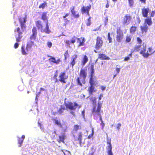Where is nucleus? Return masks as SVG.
I'll use <instances>...</instances> for the list:
<instances>
[{
	"mask_svg": "<svg viewBox=\"0 0 155 155\" xmlns=\"http://www.w3.org/2000/svg\"><path fill=\"white\" fill-rule=\"evenodd\" d=\"M32 34L30 37L31 40H35L36 38L37 33V30L35 27H33L32 29Z\"/></svg>",
	"mask_w": 155,
	"mask_h": 155,
	"instance_id": "obj_15",
	"label": "nucleus"
},
{
	"mask_svg": "<svg viewBox=\"0 0 155 155\" xmlns=\"http://www.w3.org/2000/svg\"><path fill=\"white\" fill-rule=\"evenodd\" d=\"M70 15L69 13H66L63 16V18H66L67 16H68Z\"/></svg>",
	"mask_w": 155,
	"mask_h": 155,
	"instance_id": "obj_57",
	"label": "nucleus"
},
{
	"mask_svg": "<svg viewBox=\"0 0 155 155\" xmlns=\"http://www.w3.org/2000/svg\"><path fill=\"white\" fill-rule=\"evenodd\" d=\"M70 11L71 13H73V12L75 11V7L73 6L70 8Z\"/></svg>",
	"mask_w": 155,
	"mask_h": 155,
	"instance_id": "obj_54",
	"label": "nucleus"
},
{
	"mask_svg": "<svg viewBox=\"0 0 155 155\" xmlns=\"http://www.w3.org/2000/svg\"><path fill=\"white\" fill-rule=\"evenodd\" d=\"M98 59L102 60H109L110 58L109 57L106 56L105 54L101 53L98 54Z\"/></svg>",
	"mask_w": 155,
	"mask_h": 155,
	"instance_id": "obj_22",
	"label": "nucleus"
},
{
	"mask_svg": "<svg viewBox=\"0 0 155 155\" xmlns=\"http://www.w3.org/2000/svg\"><path fill=\"white\" fill-rule=\"evenodd\" d=\"M65 105L66 108L70 110H74L77 107H79V108L80 107L76 102H74V103L71 102H68V103H65Z\"/></svg>",
	"mask_w": 155,
	"mask_h": 155,
	"instance_id": "obj_6",
	"label": "nucleus"
},
{
	"mask_svg": "<svg viewBox=\"0 0 155 155\" xmlns=\"http://www.w3.org/2000/svg\"><path fill=\"white\" fill-rule=\"evenodd\" d=\"M35 23L38 29L40 30L42 32L49 34L51 32V31L49 29L48 24L47 22L45 23V26L41 21H35Z\"/></svg>",
	"mask_w": 155,
	"mask_h": 155,
	"instance_id": "obj_1",
	"label": "nucleus"
},
{
	"mask_svg": "<svg viewBox=\"0 0 155 155\" xmlns=\"http://www.w3.org/2000/svg\"><path fill=\"white\" fill-rule=\"evenodd\" d=\"M137 27L135 26H132L130 29V31L131 33H134L136 31Z\"/></svg>",
	"mask_w": 155,
	"mask_h": 155,
	"instance_id": "obj_34",
	"label": "nucleus"
},
{
	"mask_svg": "<svg viewBox=\"0 0 155 155\" xmlns=\"http://www.w3.org/2000/svg\"><path fill=\"white\" fill-rule=\"evenodd\" d=\"M66 108L64 107L61 105L60 108L58 111V112L60 114H61L64 112V110H65Z\"/></svg>",
	"mask_w": 155,
	"mask_h": 155,
	"instance_id": "obj_33",
	"label": "nucleus"
},
{
	"mask_svg": "<svg viewBox=\"0 0 155 155\" xmlns=\"http://www.w3.org/2000/svg\"><path fill=\"white\" fill-rule=\"evenodd\" d=\"M91 68V74H94V65L93 64H91L90 66Z\"/></svg>",
	"mask_w": 155,
	"mask_h": 155,
	"instance_id": "obj_44",
	"label": "nucleus"
},
{
	"mask_svg": "<svg viewBox=\"0 0 155 155\" xmlns=\"http://www.w3.org/2000/svg\"><path fill=\"white\" fill-rule=\"evenodd\" d=\"M93 133H94V132H93V130H92V133H91V134H90L87 137V138L88 139H91V137H92L93 135Z\"/></svg>",
	"mask_w": 155,
	"mask_h": 155,
	"instance_id": "obj_53",
	"label": "nucleus"
},
{
	"mask_svg": "<svg viewBox=\"0 0 155 155\" xmlns=\"http://www.w3.org/2000/svg\"><path fill=\"white\" fill-rule=\"evenodd\" d=\"M108 21V18L107 17H106L105 18V20L104 21V25L106 26L107 24Z\"/></svg>",
	"mask_w": 155,
	"mask_h": 155,
	"instance_id": "obj_48",
	"label": "nucleus"
},
{
	"mask_svg": "<svg viewBox=\"0 0 155 155\" xmlns=\"http://www.w3.org/2000/svg\"><path fill=\"white\" fill-rule=\"evenodd\" d=\"M102 106V104L100 102H98L97 107L94 105L92 109V114L101 116L100 112Z\"/></svg>",
	"mask_w": 155,
	"mask_h": 155,
	"instance_id": "obj_5",
	"label": "nucleus"
},
{
	"mask_svg": "<svg viewBox=\"0 0 155 155\" xmlns=\"http://www.w3.org/2000/svg\"><path fill=\"white\" fill-rule=\"evenodd\" d=\"M47 12H44L42 13L41 16V19L43 21H45V23H48V17L47 16Z\"/></svg>",
	"mask_w": 155,
	"mask_h": 155,
	"instance_id": "obj_23",
	"label": "nucleus"
},
{
	"mask_svg": "<svg viewBox=\"0 0 155 155\" xmlns=\"http://www.w3.org/2000/svg\"><path fill=\"white\" fill-rule=\"evenodd\" d=\"M91 18L90 17L87 19V21L86 23V25L87 26H89L91 24Z\"/></svg>",
	"mask_w": 155,
	"mask_h": 155,
	"instance_id": "obj_42",
	"label": "nucleus"
},
{
	"mask_svg": "<svg viewBox=\"0 0 155 155\" xmlns=\"http://www.w3.org/2000/svg\"><path fill=\"white\" fill-rule=\"evenodd\" d=\"M96 98L95 97H91L90 98V101L92 102L93 105L95 104L96 103Z\"/></svg>",
	"mask_w": 155,
	"mask_h": 155,
	"instance_id": "obj_32",
	"label": "nucleus"
},
{
	"mask_svg": "<svg viewBox=\"0 0 155 155\" xmlns=\"http://www.w3.org/2000/svg\"><path fill=\"white\" fill-rule=\"evenodd\" d=\"M130 59V58L128 56H126L124 57V61H127Z\"/></svg>",
	"mask_w": 155,
	"mask_h": 155,
	"instance_id": "obj_55",
	"label": "nucleus"
},
{
	"mask_svg": "<svg viewBox=\"0 0 155 155\" xmlns=\"http://www.w3.org/2000/svg\"><path fill=\"white\" fill-rule=\"evenodd\" d=\"M103 97V95L102 94H101L99 96V97H98V99H99V101H98V102H101V101H100V100L101 99V97Z\"/></svg>",
	"mask_w": 155,
	"mask_h": 155,
	"instance_id": "obj_60",
	"label": "nucleus"
},
{
	"mask_svg": "<svg viewBox=\"0 0 155 155\" xmlns=\"http://www.w3.org/2000/svg\"><path fill=\"white\" fill-rule=\"evenodd\" d=\"M58 81L61 83L66 84L67 83L66 80L68 78V76L66 75V72L65 71L61 72L59 75Z\"/></svg>",
	"mask_w": 155,
	"mask_h": 155,
	"instance_id": "obj_9",
	"label": "nucleus"
},
{
	"mask_svg": "<svg viewBox=\"0 0 155 155\" xmlns=\"http://www.w3.org/2000/svg\"><path fill=\"white\" fill-rule=\"evenodd\" d=\"M88 61V59L87 56L86 55H84L81 61V65L83 66H84Z\"/></svg>",
	"mask_w": 155,
	"mask_h": 155,
	"instance_id": "obj_25",
	"label": "nucleus"
},
{
	"mask_svg": "<svg viewBox=\"0 0 155 155\" xmlns=\"http://www.w3.org/2000/svg\"><path fill=\"white\" fill-rule=\"evenodd\" d=\"M132 37L130 35H127L125 41L126 42H130L131 40Z\"/></svg>",
	"mask_w": 155,
	"mask_h": 155,
	"instance_id": "obj_39",
	"label": "nucleus"
},
{
	"mask_svg": "<svg viewBox=\"0 0 155 155\" xmlns=\"http://www.w3.org/2000/svg\"><path fill=\"white\" fill-rule=\"evenodd\" d=\"M52 120L54 122V124L59 126L60 127H62V125L60 120L57 119V117L53 118L52 119Z\"/></svg>",
	"mask_w": 155,
	"mask_h": 155,
	"instance_id": "obj_27",
	"label": "nucleus"
},
{
	"mask_svg": "<svg viewBox=\"0 0 155 155\" xmlns=\"http://www.w3.org/2000/svg\"><path fill=\"white\" fill-rule=\"evenodd\" d=\"M132 16L129 14H126L122 20V23L124 25H128L130 24L132 20Z\"/></svg>",
	"mask_w": 155,
	"mask_h": 155,
	"instance_id": "obj_8",
	"label": "nucleus"
},
{
	"mask_svg": "<svg viewBox=\"0 0 155 155\" xmlns=\"http://www.w3.org/2000/svg\"><path fill=\"white\" fill-rule=\"evenodd\" d=\"M48 57H50V58L48 59V60L50 62L56 64H59L60 62H61V60L60 58H59L57 59V60H56V59L55 58L53 57L50 56L48 55Z\"/></svg>",
	"mask_w": 155,
	"mask_h": 155,
	"instance_id": "obj_17",
	"label": "nucleus"
},
{
	"mask_svg": "<svg viewBox=\"0 0 155 155\" xmlns=\"http://www.w3.org/2000/svg\"><path fill=\"white\" fill-rule=\"evenodd\" d=\"M141 3L145 4L146 3V0H139Z\"/></svg>",
	"mask_w": 155,
	"mask_h": 155,
	"instance_id": "obj_59",
	"label": "nucleus"
},
{
	"mask_svg": "<svg viewBox=\"0 0 155 155\" xmlns=\"http://www.w3.org/2000/svg\"><path fill=\"white\" fill-rule=\"evenodd\" d=\"M94 85H90V86L88 87V91L90 95L93 94L94 92L96 91V90L94 89Z\"/></svg>",
	"mask_w": 155,
	"mask_h": 155,
	"instance_id": "obj_24",
	"label": "nucleus"
},
{
	"mask_svg": "<svg viewBox=\"0 0 155 155\" xmlns=\"http://www.w3.org/2000/svg\"><path fill=\"white\" fill-rule=\"evenodd\" d=\"M26 28H20L19 27H18L14 30V32L15 34V38L16 41L17 42H20L21 41V39L22 37L23 32L24 31V30Z\"/></svg>",
	"mask_w": 155,
	"mask_h": 155,
	"instance_id": "obj_2",
	"label": "nucleus"
},
{
	"mask_svg": "<svg viewBox=\"0 0 155 155\" xmlns=\"http://www.w3.org/2000/svg\"><path fill=\"white\" fill-rule=\"evenodd\" d=\"M78 58V55L76 54H74L73 55L71 58V61L70 62V66L73 68L74 65L76 63L75 61Z\"/></svg>",
	"mask_w": 155,
	"mask_h": 155,
	"instance_id": "obj_18",
	"label": "nucleus"
},
{
	"mask_svg": "<svg viewBox=\"0 0 155 155\" xmlns=\"http://www.w3.org/2000/svg\"><path fill=\"white\" fill-rule=\"evenodd\" d=\"M145 51L146 48H144L143 49V50L141 51L140 52V54H142V56L145 58H147L149 55L155 53L154 51H153V48L152 47H150L148 48L146 53H145Z\"/></svg>",
	"mask_w": 155,
	"mask_h": 155,
	"instance_id": "obj_4",
	"label": "nucleus"
},
{
	"mask_svg": "<svg viewBox=\"0 0 155 155\" xmlns=\"http://www.w3.org/2000/svg\"><path fill=\"white\" fill-rule=\"evenodd\" d=\"M77 43L78 44V46L80 47L85 45V40L84 37L77 38L76 37Z\"/></svg>",
	"mask_w": 155,
	"mask_h": 155,
	"instance_id": "obj_14",
	"label": "nucleus"
},
{
	"mask_svg": "<svg viewBox=\"0 0 155 155\" xmlns=\"http://www.w3.org/2000/svg\"><path fill=\"white\" fill-rule=\"evenodd\" d=\"M64 59L66 61L68 57H69V54H68V50H67L65 51V52L64 54Z\"/></svg>",
	"mask_w": 155,
	"mask_h": 155,
	"instance_id": "obj_41",
	"label": "nucleus"
},
{
	"mask_svg": "<svg viewBox=\"0 0 155 155\" xmlns=\"http://www.w3.org/2000/svg\"><path fill=\"white\" fill-rule=\"evenodd\" d=\"M81 125L77 124L74 125V126L73 130L77 132L78 130L81 129Z\"/></svg>",
	"mask_w": 155,
	"mask_h": 155,
	"instance_id": "obj_31",
	"label": "nucleus"
},
{
	"mask_svg": "<svg viewBox=\"0 0 155 155\" xmlns=\"http://www.w3.org/2000/svg\"><path fill=\"white\" fill-rule=\"evenodd\" d=\"M107 38H108V39L109 40V42L111 43L112 41V38L110 37V32H108V33Z\"/></svg>",
	"mask_w": 155,
	"mask_h": 155,
	"instance_id": "obj_45",
	"label": "nucleus"
},
{
	"mask_svg": "<svg viewBox=\"0 0 155 155\" xmlns=\"http://www.w3.org/2000/svg\"><path fill=\"white\" fill-rule=\"evenodd\" d=\"M21 51L22 54L26 55L28 51H26V48H25V46L24 45H22L21 47Z\"/></svg>",
	"mask_w": 155,
	"mask_h": 155,
	"instance_id": "obj_36",
	"label": "nucleus"
},
{
	"mask_svg": "<svg viewBox=\"0 0 155 155\" xmlns=\"http://www.w3.org/2000/svg\"><path fill=\"white\" fill-rule=\"evenodd\" d=\"M103 44V41L101 37L97 36L96 38V43L95 46V48L96 50H99L101 49L102 46Z\"/></svg>",
	"mask_w": 155,
	"mask_h": 155,
	"instance_id": "obj_7",
	"label": "nucleus"
},
{
	"mask_svg": "<svg viewBox=\"0 0 155 155\" xmlns=\"http://www.w3.org/2000/svg\"><path fill=\"white\" fill-rule=\"evenodd\" d=\"M76 39V37L74 36L72 38L71 40H67L65 41V43L68 45H69L71 43L74 44L75 42Z\"/></svg>",
	"mask_w": 155,
	"mask_h": 155,
	"instance_id": "obj_21",
	"label": "nucleus"
},
{
	"mask_svg": "<svg viewBox=\"0 0 155 155\" xmlns=\"http://www.w3.org/2000/svg\"><path fill=\"white\" fill-rule=\"evenodd\" d=\"M101 90L102 91H104L105 90V88H106V87L104 86H101Z\"/></svg>",
	"mask_w": 155,
	"mask_h": 155,
	"instance_id": "obj_62",
	"label": "nucleus"
},
{
	"mask_svg": "<svg viewBox=\"0 0 155 155\" xmlns=\"http://www.w3.org/2000/svg\"><path fill=\"white\" fill-rule=\"evenodd\" d=\"M19 44L17 43H15L14 45V47L15 48H17L18 47Z\"/></svg>",
	"mask_w": 155,
	"mask_h": 155,
	"instance_id": "obj_56",
	"label": "nucleus"
},
{
	"mask_svg": "<svg viewBox=\"0 0 155 155\" xmlns=\"http://www.w3.org/2000/svg\"><path fill=\"white\" fill-rule=\"evenodd\" d=\"M116 32V42L118 43L121 42L122 41L124 37L123 31L121 30V28L119 27L117 28Z\"/></svg>",
	"mask_w": 155,
	"mask_h": 155,
	"instance_id": "obj_3",
	"label": "nucleus"
},
{
	"mask_svg": "<svg viewBox=\"0 0 155 155\" xmlns=\"http://www.w3.org/2000/svg\"><path fill=\"white\" fill-rule=\"evenodd\" d=\"M65 137V135L64 134H63L59 136L58 137L59 138L57 140L58 141L59 143H60L61 142L64 143V140Z\"/></svg>",
	"mask_w": 155,
	"mask_h": 155,
	"instance_id": "obj_26",
	"label": "nucleus"
},
{
	"mask_svg": "<svg viewBox=\"0 0 155 155\" xmlns=\"http://www.w3.org/2000/svg\"><path fill=\"white\" fill-rule=\"evenodd\" d=\"M82 133L81 132L79 133L77 139V141H78L80 143H81L82 140Z\"/></svg>",
	"mask_w": 155,
	"mask_h": 155,
	"instance_id": "obj_35",
	"label": "nucleus"
},
{
	"mask_svg": "<svg viewBox=\"0 0 155 155\" xmlns=\"http://www.w3.org/2000/svg\"><path fill=\"white\" fill-rule=\"evenodd\" d=\"M141 46L140 45H136L134 48V51L137 52L138 51L140 48Z\"/></svg>",
	"mask_w": 155,
	"mask_h": 155,
	"instance_id": "obj_40",
	"label": "nucleus"
},
{
	"mask_svg": "<svg viewBox=\"0 0 155 155\" xmlns=\"http://www.w3.org/2000/svg\"><path fill=\"white\" fill-rule=\"evenodd\" d=\"M25 137V136L24 135H22L21 137H18V143L19 144V147L21 146Z\"/></svg>",
	"mask_w": 155,
	"mask_h": 155,
	"instance_id": "obj_28",
	"label": "nucleus"
},
{
	"mask_svg": "<svg viewBox=\"0 0 155 155\" xmlns=\"http://www.w3.org/2000/svg\"><path fill=\"white\" fill-rule=\"evenodd\" d=\"M116 71L117 72V74H118L120 71V68H116Z\"/></svg>",
	"mask_w": 155,
	"mask_h": 155,
	"instance_id": "obj_61",
	"label": "nucleus"
},
{
	"mask_svg": "<svg viewBox=\"0 0 155 155\" xmlns=\"http://www.w3.org/2000/svg\"><path fill=\"white\" fill-rule=\"evenodd\" d=\"M155 15V10L153 11H152L150 14V17H153Z\"/></svg>",
	"mask_w": 155,
	"mask_h": 155,
	"instance_id": "obj_51",
	"label": "nucleus"
},
{
	"mask_svg": "<svg viewBox=\"0 0 155 155\" xmlns=\"http://www.w3.org/2000/svg\"><path fill=\"white\" fill-rule=\"evenodd\" d=\"M32 44H27L26 45V51H28V50L31 49V48L32 46V44H33V42H32Z\"/></svg>",
	"mask_w": 155,
	"mask_h": 155,
	"instance_id": "obj_37",
	"label": "nucleus"
},
{
	"mask_svg": "<svg viewBox=\"0 0 155 155\" xmlns=\"http://www.w3.org/2000/svg\"><path fill=\"white\" fill-rule=\"evenodd\" d=\"M87 73L86 69H81L79 73V76L86 79L87 76Z\"/></svg>",
	"mask_w": 155,
	"mask_h": 155,
	"instance_id": "obj_19",
	"label": "nucleus"
},
{
	"mask_svg": "<svg viewBox=\"0 0 155 155\" xmlns=\"http://www.w3.org/2000/svg\"><path fill=\"white\" fill-rule=\"evenodd\" d=\"M121 124L120 123H118L117 124V128L118 130H119L120 127H121Z\"/></svg>",
	"mask_w": 155,
	"mask_h": 155,
	"instance_id": "obj_58",
	"label": "nucleus"
},
{
	"mask_svg": "<svg viewBox=\"0 0 155 155\" xmlns=\"http://www.w3.org/2000/svg\"><path fill=\"white\" fill-rule=\"evenodd\" d=\"M47 6V2L46 1H44L43 3L40 4L39 6V8L44 9L45 7Z\"/></svg>",
	"mask_w": 155,
	"mask_h": 155,
	"instance_id": "obj_30",
	"label": "nucleus"
},
{
	"mask_svg": "<svg viewBox=\"0 0 155 155\" xmlns=\"http://www.w3.org/2000/svg\"><path fill=\"white\" fill-rule=\"evenodd\" d=\"M52 43L50 41H48L47 42V46L49 48H50L52 46Z\"/></svg>",
	"mask_w": 155,
	"mask_h": 155,
	"instance_id": "obj_52",
	"label": "nucleus"
},
{
	"mask_svg": "<svg viewBox=\"0 0 155 155\" xmlns=\"http://www.w3.org/2000/svg\"><path fill=\"white\" fill-rule=\"evenodd\" d=\"M74 18H79L80 15L79 13L76 14V12L74 13V15H72Z\"/></svg>",
	"mask_w": 155,
	"mask_h": 155,
	"instance_id": "obj_47",
	"label": "nucleus"
},
{
	"mask_svg": "<svg viewBox=\"0 0 155 155\" xmlns=\"http://www.w3.org/2000/svg\"><path fill=\"white\" fill-rule=\"evenodd\" d=\"M144 19V24L147 25L149 26L153 24L151 18L150 16Z\"/></svg>",
	"mask_w": 155,
	"mask_h": 155,
	"instance_id": "obj_20",
	"label": "nucleus"
},
{
	"mask_svg": "<svg viewBox=\"0 0 155 155\" xmlns=\"http://www.w3.org/2000/svg\"><path fill=\"white\" fill-rule=\"evenodd\" d=\"M149 11V8L148 7L143 8L141 9V14L142 16L144 18L148 17Z\"/></svg>",
	"mask_w": 155,
	"mask_h": 155,
	"instance_id": "obj_16",
	"label": "nucleus"
},
{
	"mask_svg": "<svg viewBox=\"0 0 155 155\" xmlns=\"http://www.w3.org/2000/svg\"><path fill=\"white\" fill-rule=\"evenodd\" d=\"M129 5L130 7H132L134 5V0H128Z\"/></svg>",
	"mask_w": 155,
	"mask_h": 155,
	"instance_id": "obj_43",
	"label": "nucleus"
},
{
	"mask_svg": "<svg viewBox=\"0 0 155 155\" xmlns=\"http://www.w3.org/2000/svg\"><path fill=\"white\" fill-rule=\"evenodd\" d=\"M137 40L138 43L139 44H141L142 40L139 37H137Z\"/></svg>",
	"mask_w": 155,
	"mask_h": 155,
	"instance_id": "obj_50",
	"label": "nucleus"
},
{
	"mask_svg": "<svg viewBox=\"0 0 155 155\" xmlns=\"http://www.w3.org/2000/svg\"><path fill=\"white\" fill-rule=\"evenodd\" d=\"M70 113L71 114H72L73 116H75V113H74V111H71L70 112Z\"/></svg>",
	"mask_w": 155,
	"mask_h": 155,
	"instance_id": "obj_64",
	"label": "nucleus"
},
{
	"mask_svg": "<svg viewBox=\"0 0 155 155\" xmlns=\"http://www.w3.org/2000/svg\"><path fill=\"white\" fill-rule=\"evenodd\" d=\"M140 28L142 33H146L147 32L148 27L147 25H145L143 26H141Z\"/></svg>",
	"mask_w": 155,
	"mask_h": 155,
	"instance_id": "obj_29",
	"label": "nucleus"
},
{
	"mask_svg": "<svg viewBox=\"0 0 155 155\" xmlns=\"http://www.w3.org/2000/svg\"><path fill=\"white\" fill-rule=\"evenodd\" d=\"M89 83L90 85H94L93 78H90L89 80Z\"/></svg>",
	"mask_w": 155,
	"mask_h": 155,
	"instance_id": "obj_49",
	"label": "nucleus"
},
{
	"mask_svg": "<svg viewBox=\"0 0 155 155\" xmlns=\"http://www.w3.org/2000/svg\"><path fill=\"white\" fill-rule=\"evenodd\" d=\"M85 79L79 76L76 79L77 84L81 87H82L83 84H84L86 83Z\"/></svg>",
	"mask_w": 155,
	"mask_h": 155,
	"instance_id": "obj_13",
	"label": "nucleus"
},
{
	"mask_svg": "<svg viewBox=\"0 0 155 155\" xmlns=\"http://www.w3.org/2000/svg\"><path fill=\"white\" fill-rule=\"evenodd\" d=\"M58 76V71L56 70L53 76V78L55 80L54 81L55 82H57L58 81V80L57 78Z\"/></svg>",
	"mask_w": 155,
	"mask_h": 155,
	"instance_id": "obj_38",
	"label": "nucleus"
},
{
	"mask_svg": "<svg viewBox=\"0 0 155 155\" xmlns=\"http://www.w3.org/2000/svg\"><path fill=\"white\" fill-rule=\"evenodd\" d=\"M45 90V89L44 88L42 87L40 89V92H39L38 94H40L41 93V91Z\"/></svg>",
	"mask_w": 155,
	"mask_h": 155,
	"instance_id": "obj_63",
	"label": "nucleus"
},
{
	"mask_svg": "<svg viewBox=\"0 0 155 155\" xmlns=\"http://www.w3.org/2000/svg\"><path fill=\"white\" fill-rule=\"evenodd\" d=\"M64 23L63 24L64 26H66L67 24H68V23L69 22V21L67 19V18H64Z\"/></svg>",
	"mask_w": 155,
	"mask_h": 155,
	"instance_id": "obj_46",
	"label": "nucleus"
},
{
	"mask_svg": "<svg viewBox=\"0 0 155 155\" xmlns=\"http://www.w3.org/2000/svg\"><path fill=\"white\" fill-rule=\"evenodd\" d=\"M27 15H25L24 17L23 18L20 17L19 18V21L21 27L22 28H26V27L25 23L27 21Z\"/></svg>",
	"mask_w": 155,
	"mask_h": 155,
	"instance_id": "obj_12",
	"label": "nucleus"
},
{
	"mask_svg": "<svg viewBox=\"0 0 155 155\" xmlns=\"http://www.w3.org/2000/svg\"><path fill=\"white\" fill-rule=\"evenodd\" d=\"M111 142V138L107 137V143L108 145L106 149L108 155H113V152L112 151V147Z\"/></svg>",
	"mask_w": 155,
	"mask_h": 155,
	"instance_id": "obj_10",
	"label": "nucleus"
},
{
	"mask_svg": "<svg viewBox=\"0 0 155 155\" xmlns=\"http://www.w3.org/2000/svg\"><path fill=\"white\" fill-rule=\"evenodd\" d=\"M91 6L90 4H89L87 6H84L81 8V12L82 14L86 13L88 16H89V11L91 8Z\"/></svg>",
	"mask_w": 155,
	"mask_h": 155,
	"instance_id": "obj_11",
	"label": "nucleus"
}]
</instances>
